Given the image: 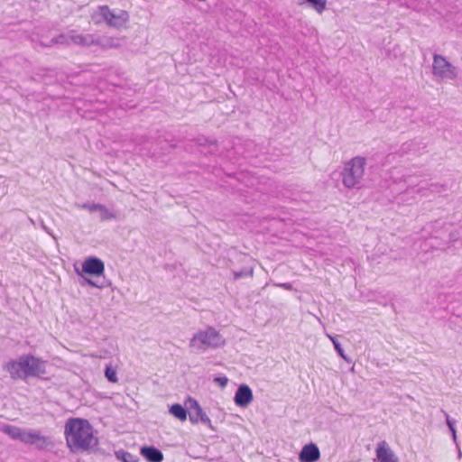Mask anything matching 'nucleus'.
<instances>
[{
	"label": "nucleus",
	"mask_w": 462,
	"mask_h": 462,
	"mask_svg": "<svg viewBox=\"0 0 462 462\" xmlns=\"http://www.w3.org/2000/svg\"><path fill=\"white\" fill-rule=\"evenodd\" d=\"M64 436L72 453L89 451L98 444L93 427L86 419H68L64 425Z\"/></svg>",
	"instance_id": "nucleus-1"
},
{
	"label": "nucleus",
	"mask_w": 462,
	"mask_h": 462,
	"mask_svg": "<svg viewBox=\"0 0 462 462\" xmlns=\"http://www.w3.org/2000/svg\"><path fill=\"white\" fill-rule=\"evenodd\" d=\"M5 369L14 380L39 377L46 373L45 362L32 355H23L16 360L8 362Z\"/></svg>",
	"instance_id": "nucleus-2"
},
{
	"label": "nucleus",
	"mask_w": 462,
	"mask_h": 462,
	"mask_svg": "<svg viewBox=\"0 0 462 462\" xmlns=\"http://www.w3.org/2000/svg\"><path fill=\"white\" fill-rule=\"evenodd\" d=\"M91 20L97 25L106 23L109 27L120 30L126 26L129 14L125 10H112L107 5H99L91 14Z\"/></svg>",
	"instance_id": "nucleus-3"
},
{
	"label": "nucleus",
	"mask_w": 462,
	"mask_h": 462,
	"mask_svg": "<svg viewBox=\"0 0 462 462\" xmlns=\"http://www.w3.org/2000/svg\"><path fill=\"white\" fill-rule=\"evenodd\" d=\"M225 344L223 337L213 327L199 330L189 341V348L196 353H204L208 349L217 348Z\"/></svg>",
	"instance_id": "nucleus-4"
},
{
	"label": "nucleus",
	"mask_w": 462,
	"mask_h": 462,
	"mask_svg": "<svg viewBox=\"0 0 462 462\" xmlns=\"http://www.w3.org/2000/svg\"><path fill=\"white\" fill-rule=\"evenodd\" d=\"M366 159L356 156L345 163L342 175V182L347 189L359 188L364 178Z\"/></svg>",
	"instance_id": "nucleus-5"
},
{
	"label": "nucleus",
	"mask_w": 462,
	"mask_h": 462,
	"mask_svg": "<svg viewBox=\"0 0 462 462\" xmlns=\"http://www.w3.org/2000/svg\"><path fill=\"white\" fill-rule=\"evenodd\" d=\"M2 431L13 439L20 440L24 444L34 445L38 448H44L50 442L47 437L33 430L5 425L2 428Z\"/></svg>",
	"instance_id": "nucleus-6"
},
{
	"label": "nucleus",
	"mask_w": 462,
	"mask_h": 462,
	"mask_svg": "<svg viewBox=\"0 0 462 462\" xmlns=\"http://www.w3.org/2000/svg\"><path fill=\"white\" fill-rule=\"evenodd\" d=\"M432 74L440 80H454L457 78L458 70L444 56L434 54Z\"/></svg>",
	"instance_id": "nucleus-7"
},
{
	"label": "nucleus",
	"mask_w": 462,
	"mask_h": 462,
	"mask_svg": "<svg viewBox=\"0 0 462 462\" xmlns=\"http://www.w3.org/2000/svg\"><path fill=\"white\" fill-rule=\"evenodd\" d=\"M82 271L85 273L99 276L105 272L104 263L97 257H89L82 263Z\"/></svg>",
	"instance_id": "nucleus-8"
},
{
	"label": "nucleus",
	"mask_w": 462,
	"mask_h": 462,
	"mask_svg": "<svg viewBox=\"0 0 462 462\" xmlns=\"http://www.w3.org/2000/svg\"><path fill=\"white\" fill-rule=\"evenodd\" d=\"M375 453L380 462H399V458L385 440H382L377 444Z\"/></svg>",
	"instance_id": "nucleus-9"
},
{
	"label": "nucleus",
	"mask_w": 462,
	"mask_h": 462,
	"mask_svg": "<svg viewBox=\"0 0 462 462\" xmlns=\"http://www.w3.org/2000/svg\"><path fill=\"white\" fill-rule=\"evenodd\" d=\"M235 403L239 407H246L253 401V392L246 384H241L236 392Z\"/></svg>",
	"instance_id": "nucleus-10"
},
{
	"label": "nucleus",
	"mask_w": 462,
	"mask_h": 462,
	"mask_svg": "<svg viewBox=\"0 0 462 462\" xmlns=\"http://www.w3.org/2000/svg\"><path fill=\"white\" fill-rule=\"evenodd\" d=\"M94 46H97L102 50L119 48L121 46V39L108 35L95 34Z\"/></svg>",
	"instance_id": "nucleus-11"
},
{
	"label": "nucleus",
	"mask_w": 462,
	"mask_h": 462,
	"mask_svg": "<svg viewBox=\"0 0 462 462\" xmlns=\"http://www.w3.org/2000/svg\"><path fill=\"white\" fill-rule=\"evenodd\" d=\"M72 44L79 47L90 48L94 46L95 34L94 33H79L76 30H71Z\"/></svg>",
	"instance_id": "nucleus-12"
},
{
	"label": "nucleus",
	"mask_w": 462,
	"mask_h": 462,
	"mask_svg": "<svg viewBox=\"0 0 462 462\" xmlns=\"http://www.w3.org/2000/svg\"><path fill=\"white\" fill-rule=\"evenodd\" d=\"M320 452L319 448L313 444L305 445L299 456L300 462H315L319 459Z\"/></svg>",
	"instance_id": "nucleus-13"
},
{
	"label": "nucleus",
	"mask_w": 462,
	"mask_h": 462,
	"mask_svg": "<svg viewBox=\"0 0 462 462\" xmlns=\"http://www.w3.org/2000/svg\"><path fill=\"white\" fill-rule=\"evenodd\" d=\"M189 419L190 422L193 424L201 422V423L208 426L211 430H214V428L211 424L210 419L206 414V412L202 410L201 406H199L198 409H196L195 411H190Z\"/></svg>",
	"instance_id": "nucleus-14"
},
{
	"label": "nucleus",
	"mask_w": 462,
	"mask_h": 462,
	"mask_svg": "<svg viewBox=\"0 0 462 462\" xmlns=\"http://www.w3.org/2000/svg\"><path fill=\"white\" fill-rule=\"evenodd\" d=\"M141 454L149 461V462H162L163 459V455L161 450L154 447H143L141 449Z\"/></svg>",
	"instance_id": "nucleus-15"
},
{
	"label": "nucleus",
	"mask_w": 462,
	"mask_h": 462,
	"mask_svg": "<svg viewBox=\"0 0 462 462\" xmlns=\"http://www.w3.org/2000/svg\"><path fill=\"white\" fill-rule=\"evenodd\" d=\"M70 36H71V30L69 31L67 33H60L58 36L53 37L50 41L49 43H44V42H41V45L44 46V47H51L55 44L69 46V45L72 44V40H71Z\"/></svg>",
	"instance_id": "nucleus-16"
},
{
	"label": "nucleus",
	"mask_w": 462,
	"mask_h": 462,
	"mask_svg": "<svg viewBox=\"0 0 462 462\" xmlns=\"http://www.w3.org/2000/svg\"><path fill=\"white\" fill-rule=\"evenodd\" d=\"M298 4L300 5H308L319 14L327 8V0H298Z\"/></svg>",
	"instance_id": "nucleus-17"
},
{
	"label": "nucleus",
	"mask_w": 462,
	"mask_h": 462,
	"mask_svg": "<svg viewBox=\"0 0 462 462\" xmlns=\"http://www.w3.org/2000/svg\"><path fill=\"white\" fill-rule=\"evenodd\" d=\"M169 411L172 416H174L175 418L179 419L181 421H184L187 419L186 409L179 403L172 404Z\"/></svg>",
	"instance_id": "nucleus-18"
},
{
	"label": "nucleus",
	"mask_w": 462,
	"mask_h": 462,
	"mask_svg": "<svg viewBox=\"0 0 462 462\" xmlns=\"http://www.w3.org/2000/svg\"><path fill=\"white\" fill-rule=\"evenodd\" d=\"M404 4L408 8H411L416 11H424L428 9L429 3H425L420 0H405Z\"/></svg>",
	"instance_id": "nucleus-19"
},
{
	"label": "nucleus",
	"mask_w": 462,
	"mask_h": 462,
	"mask_svg": "<svg viewBox=\"0 0 462 462\" xmlns=\"http://www.w3.org/2000/svg\"><path fill=\"white\" fill-rule=\"evenodd\" d=\"M101 221L116 218V215L111 212L105 205L99 204L97 211Z\"/></svg>",
	"instance_id": "nucleus-20"
},
{
	"label": "nucleus",
	"mask_w": 462,
	"mask_h": 462,
	"mask_svg": "<svg viewBox=\"0 0 462 462\" xmlns=\"http://www.w3.org/2000/svg\"><path fill=\"white\" fill-rule=\"evenodd\" d=\"M327 337L330 339V341L333 343V346L337 352V354L346 362H351V360L345 355V352L340 345V343L336 339L335 337L327 334Z\"/></svg>",
	"instance_id": "nucleus-21"
},
{
	"label": "nucleus",
	"mask_w": 462,
	"mask_h": 462,
	"mask_svg": "<svg viewBox=\"0 0 462 462\" xmlns=\"http://www.w3.org/2000/svg\"><path fill=\"white\" fill-rule=\"evenodd\" d=\"M116 456L122 462H138V459L134 456L124 450L116 451Z\"/></svg>",
	"instance_id": "nucleus-22"
},
{
	"label": "nucleus",
	"mask_w": 462,
	"mask_h": 462,
	"mask_svg": "<svg viewBox=\"0 0 462 462\" xmlns=\"http://www.w3.org/2000/svg\"><path fill=\"white\" fill-rule=\"evenodd\" d=\"M199 403L198 402V401L192 397H189L187 398V400L185 401V409L186 411L188 410L189 411V413L190 411H195L196 409H198L199 407Z\"/></svg>",
	"instance_id": "nucleus-23"
},
{
	"label": "nucleus",
	"mask_w": 462,
	"mask_h": 462,
	"mask_svg": "<svg viewBox=\"0 0 462 462\" xmlns=\"http://www.w3.org/2000/svg\"><path fill=\"white\" fill-rule=\"evenodd\" d=\"M199 403L198 402V401L192 397H189L187 398V400L185 401V409L186 411L188 410L189 411V413L190 411H195L196 409H198L199 407Z\"/></svg>",
	"instance_id": "nucleus-24"
},
{
	"label": "nucleus",
	"mask_w": 462,
	"mask_h": 462,
	"mask_svg": "<svg viewBox=\"0 0 462 462\" xmlns=\"http://www.w3.org/2000/svg\"><path fill=\"white\" fill-rule=\"evenodd\" d=\"M105 375L107 380L111 383L117 382V376L116 371L111 367H106L105 371Z\"/></svg>",
	"instance_id": "nucleus-25"
},
{
	"label": "nucleus",
	"mask_w": 462,
	"mask_h": 462,
	"mask_svg": "<svg viewBox=\"0 0 462 462\" xmlns=\"http://www.w3.org/2000/svg\"><path fill=\"white\" fill-rule=\"evenodd\" d=\"M253 273H254V269L253 268H249V269H246V270H244V271L234 273V277H235L236 280L240 279V278L245 277V276L252 277Z\"/></svg>",
	"instance_id": "nucleus-26"
},
{
	"label": "nucleus",
	"mask_w": 462,
	"mask_h": 462,
	"mask_svg": "<svg viewBox=\"0 0 462 462\" xmlns=\"http://www.w3.org/2000/svg\"><path fill=\"white\" fill-rule=\"evenodd\" d=\"M98 207V203H85L82 205V208L88 209L89 212H97Z\"/></svg>",
	"instance_id": "nucleus-27"
},
{
	"label": "nucleus",
	"mask_w": 462,
	"mask_h": 462,
	"mask_svg": "<svg viewBox=\"0 0 462 462\" xmlns=\"http://www.w3.org/2000/svg\"><path fill=\"white\" fill-rule=\"evenodd\" d=\"M214 381L219 384L221 387H225L226 384H227V378L226 376H222V377H216L214 379Z\"/></svg>",
	"instance_id": "nucleus-28"
},
{
	"label": "nucleus",
	"mask_w": 462,
	"mask_h": 462,
	"mask_svg": "<svg viewBox=\"0 0 462 462\" xmlns=\"http://www.w3.org/2000/svg\"><path fill=\"white\" fill-rule=\"evenodd\" d=\"M443 411V413H444V415L446 417V423H447L448 429L454 427L455 426V422H456L455 420L451 419L449 417V415L445 411Z\"/></svg>",
	"instance_id": "nucleus-29"
},
{
	"label": "nucleus",
	"mask_w": 462,
	"mask_h": 462,
	"mask_svg": "<svg viewBox=\"0 0 462 462\" xmlns=\"http://www.w3.org/2000/svg\"><path fill=\"white\" fill-rule=\"evenodd\" d=\"M443 188L444 187L442 185H439L438 183H434V184H430L429 189L431 192H440L443 189Z\"/></svg>",
	"instance_id": "nucleus-30"
},
{
	"label": "nucleus",
	"mask_w": 462,
	"mask_h": 462,
	"mask_svg": "<svg viewBox=\"0 0 462 462\" xmlns=\"http://www.w3.org/2000/svg\"><path fill=\"white\" fill-rule=\"evenodd\" d=\"M275 286L280 287V288H283V289L288 290V291H291L292 290V285L291 283H289V282L276 283Z\"/></svg>",
	"instance_id": "nucleus-31"
},
{
	"label": "nucleus",
	"mask_w": 462,
	"mask_h": 462,
	"mask_svg": "<svg viewBox=\"0 0 462 462\" xmlns=\"http://www.w3.org/2000/svg\"><path fill=\"white\" fill-rule=\"evenodd\" d=\"M41 227L47 233L49 234L51 236H52L54 239H55V236L54 235L52 234V232L50 230V228L48 226H46V225L44 224V222L42 220H41Z\"/></svg>",
	"instance_id": "nucleus-32"
},
{
	"label": "nucleus",
	"mask_w": 462,
	"mask_h": 462,
	"mask_svg": "<svg viewBox=\"0 0 462 462\" xmlns=\"http://www.w3.org/2000/svg\"><path fill=\"white\" fill-rule=\"evenodd\" d=\"M449 430L451 431L452 433V439L454 440V442L456 443V445L457 446V431H456V429H455V426L452 427V428H449Z\"/></svg>",
	"instance_id": "nucleus-33"
},
{
	"label": "nucleus",
	"mask_w": 462,
	"mask_h": 462,
	"mask_svg": "<svg viewBox=\"0 0 462 462\" xmlns=\"http://www.w3.org/2000/svg\"><path fill=\"white\" fill-rule=\"evenodd\" d=\"M411 145H413L412 143H405V144H403L402 145L403 152H408L411 151Z\"/></svg>",
	"instance_id": "nucleus-34"
},
{
	"label": "nucleus",
	"mask_w": 462,
	"mask_h": 462,
	"mask_svg": "<svg viewBox=\"0 0 462 462\" xmlns=\"http://www.w3.org/2000/svg\"><path fill=\"white\" fill-rule=\"evenodd\" d=\"M88 282L90 285L94 286V287H99L98 285H97V284H96L94 282H92L91 280H88Z\"/></svg>",
	"instance_id": "nucleus-35"
},
{
	"label": "nucleus",
	"mask_w": 462,
	"mask_h": 462,
	"mask_svg": "<svg viewBox=\"0 0 462 462\" xmlns=\"http://www.w3.org/2000/svg\"><path fill=\"white\" fill-rule=\"evenodd\" d=\"M457 447H458V445ZM458 448V457H462V452H461L459 448Z\"/></svg>",
	"instance_id": "nucleus-36"
},
{
	"label": "nucleus",
	"mask_w": 462,
	"mask_h": 462,
	"mask_svg": "<svg viewBox=\"0 0 462 462\" xmlns=\"http://www.w3.org/2000/svg\"><path fill=\"white\" fill-rule=\"evenodd\" d=\"M208 143H209L210 145H216L217 144L216 141H210Z\"/></svg>",
	"instance_id": "nucleus-37"
},
{
	"label": "nucleus",
	"mask_w": 462,
	"mask_h": 462,
	"mask_svg": "<svg viewBox=\"0 0 462 462\" xmlns=\"http://www.w3.org/2000/svg\"><path fill=\"white\" fill-rule=\"evenodd\" d=\"M30 222L32 224V225H35V222L33 219L30 218Z\"/></svg>",
	"instance_id": "nucleus-38"
}]
</instances>
